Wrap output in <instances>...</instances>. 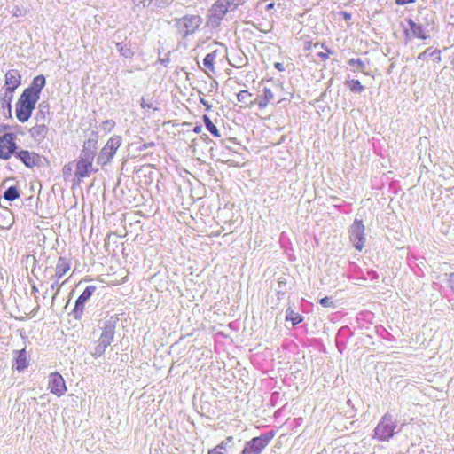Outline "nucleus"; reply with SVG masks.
I'll list each match as a JSON object with an SVG mask.
<instances>
[{
  "mask_svg": "<svg viewBox=\"0 0 454 454\" xmlns=\"http://www.w3.org/2000/svg\"><path fill=\"white\" fill-rule=\"evenodd\" d=\"M32 293L36 294L38 292V289L35 286H33L31 288Z\"/></svg>",
  "mask_w": 454,
  "mask_h": 454,
  "instance_id": "obj_50",
  "label": "nucleus"
},
{
  "mask_svg": "<svg viewBox=\"0 0 454 454\" xmlns=\"http://www.w3.org/2000/svg\"><path fill=\"white\" fill-rule=\"evenodd\" d=\"M252 93L247 90H240L237 94V99L239 102L246 105L247 106H252L254 105V100L252 99Z\"/></svg>",
  "mask_w": 454,
  "mask_h": 454,
  "instance_id": "obj_25",
  "label": "nucleus"
},
{
  "mask_svg": "<svg viewBox=\"0 0 454 454\" xmlns=\"http://www.w3.org/2000/svg\"><path fill=\"white\" fill-rule=\"evenodd\" d=\"M322 48L325 49V51H327V53L319 52L317 56L322 59H328L329 54H332L333 51H329L324 44H322Z\"/></svg>",
  "mask_w": 454,
  "mask_h": 454,
  "instance_id": "obj_38",
  "label": "nucleus"
},
{
  "mask_svg": "<svg viewBox=\"0 0 454 454\" xmlns=\"http://www.w3.org/2000/svg\"><path fill=\"white\" fill-rule=\"evenodd\" d=\"M52 279H53V283L51 285V290L57 289V292L55 294V295H56L59 290V287L58 286L59 280H57V278H52Z\"/></svg>",
  "mask_w": 454,
  "mask_h": 454,
  "instance_id": "obj_43",
  "label": "nucleus"
},
{
  "mask_svg": "<svg viewBox=\"0 0 454 454\" xmlns=\"http://www.w3.org/2000/svg\"><path fill=\"white\" fill-rule=\"evenodd\" d=\"M121 141L122 139L120 136L111 137L99 152L97 158V163L99 164L102 168L107 165L114 157L117 150L121 145Z\"/></svg>",
  "mask_w": 454,
  "mask_h": 454,
  "instance_id": "obj_7",
  "label": "nucleus"
},
{
  "mask_svg": "<svg viewBox=\"0 0 454 454\" xmlns=\"http://www.w3.org/2000/svg\"><path fill=\"white\" fill-rule=\"evenodd\" d=\"M402 427H398L396 419L393 415L387 412L379 421L374 429V438L379 441H389L395 434L399 433Z\"/></svg>",
  "mask_w": 454,
  "mask_h": 454,
  "instance_id": "obj_2",
  "label": "nucleus"
},
{
  "mask_svg": "<svg viewBox=\"0 0 454 454\" xmlns=\"http://www.w3.org/2000/svg\"><path fill=\"white\" fill-rule=\"evenodd\" d=\"M203 121H204V124L207 128V129L214 136V137H220V133L218 131V129L216 128V126L212 122V121L210 120V118L207 116V115H203Z\"/></svg>",
  "mask_w": 454,
  "mask_h": 454,
  "instance_id": "obj_30",
  "label": "nucleus"
},
{
  "mask_svg": "<svg viewBox=\"0 0 454 454\" xmlns=\"http://www.w3.org/2000/svg\"><path fill=\"white\" fill-rule=\"evenodd\" d=\"M236 9H238L239 6L243 5L245 3H247L248 0H231Z\"/></svg>",
  "mask_w": 454,
  "mask_h": 454,
  "instance_id": "obj_42",
  "label": "nucleus"
},
{
  "mask_svg": "<svg viewBox=\"0 0 454 454\" xmlns=\"http://www.w3.org/2000/svg\"><path fill=\"white\" fill-rule=\"evenodd\" d=\"M49 106L48 104H45L44 102L39 104L38 106V112L36 114V120L37 121H43L46 118V115L49 114Z\"/></svg>",
  "mask_w": 454,
  "mask_h": 454,
  "instance_id": "obj_32",
  "label": "nucleus"
},
{
  "mask_svg": "<svg viewBox=\"0 0 454 454\" xmlns=\"http://www.w3.org/2000/svg\"><path fill=\"white\" fill-rule=\"evenodd\" d=\"M38 99L22 92L16 103V117L20 122H26L31 117Z\"/></svg>",
  "mask_w": 454,
  "mask_h": 454,
  "instance_id": "obj_6",
  "label": "nucleus"
},
{
  "mask_svg": "<svg viewBox=\"0 0 454 454\" xmlns=\"http://www.w3.org/2000/svg\"><path fill=\"white\" fill-rule=\"evenodd\" d=\"M286 320L291 321L293 325H296L302 322L303 317L288 308L286 311Z\"/></svg>",
  "mask_w": 454,
  "mask_h": 454,
  "instance_id": "obj_27",
  "label": "nucleus"
},
{
  "mask_svg": "<svg viewBox=\"0 0 454 454\" xmlns=\"http://www.w3.org/2000/svg\"><path fill=\"white\" fill-rule=\"evenodd\" d=\"M96 290V286H88L82 293V294L77 298L74 308L72 311V315L75 319L82 318L85 309V303L89 301Z\"/></svg>",
  "mask_w": 454,
  "mask_h": 454,
  "instance_id": "obj_10",
  "label": "nucleus"
},
{
  "mask_svg": "<svg viewBox=\"0 0 454 454\" xmlns=\"http://www.w3.org/2000/svg\"><path fill=\"white\" fill-rule=\"evenodd\" d=\"M141 106H142V108H148V109H153V110L158 109L157 107H154L152 103H146L144 98H142V100H141Z\"/></svg>",
  "mask_w": 454,
  "mask_h": 454,
  "instance_id": "obj_39",
  "label": "nucleus"
},
{
  "mask_svg": "<svg viewBox=\"0 0 454 454\" xmlns=\"http://www.w3.org/2000/svg\"><path fill=\"white\" fill-rule=\"evenodd\" d=\"M262 92V95H259L254 99V105H257L261 109L265 108L268 106V104L274 99V93L271 91L270 88H263Z\"/></svg>",
  "mask_w": 454,
  "mask_h": 454,
  "instance_id": "obj_19",
  "label": "nucleus"
},
{
  "mask_svg": "<svg viewBox=\"0 0 454 454\" xmlns=\"http://www.w3.org/2000/svg\"><path fill=\"white\" fill-rule=\"evenodd\" d=\"M201 129H202V127L200 125H197L194 127L193 131H194V133L199 134V133H200Z\"/></svg>",
  "mask_w": 454,
  "mask_h": 454,
  "instance_id": "obj_47",
  "label": "nucleus"
},
{
  "mask_svg": "<svg viewBox=\"0 0 454 454\" xmlns=\"http://www.w3.org/2000/svg\"><path fill=\"white\" fill-rule=\"evenodd\" d=\"M31 137L37 142L43 141L48 133V128L45 124H37L29 129Z\"/></svg>",
  "mask_w": 454,
  "mask_h": 454,
  "instance_id": "obj_20",
  "label": "nucleus"
},
{
  "mask_svg": "<svg viewBox=\"0 0 454 454\" xmlns=\"http://www.w3.org/2000/svg\"><path fill=\"white\" fill-rule=\"evenodd\" d=\"M48 388L57 396H62L66 391L67 387L65 380L60 373L51 372L49 376Z\"/></svg>",
  "mask_w": 454,
  "mask_h": 454,
  "instance_id": "obj_11",
  "label": "nucleus"
},
{
  "mask_svg": "<svg viewBox=\"0 0 454 454\" xmlns=\"http://www.w3.org/2000/svg\"><path fill=\"white\" fill-rule=\"evenodd\" d=\"M346 85L354 93L360 94L364 90V87L361 84V82L358 80L352 79L347 81Z\"/></svg>",
  "mask_w": 454,
  "mask_h": 454,
  "instance_id": "obj_29",
  "label": "nucleus"
},
{
  "mask_svg": "<svg viewBox=\"0 0 454 454\" xmlns=\"http://www.w3.org/2000/svg\"><path fill=\"white\" fill-rule=\"evenodd\" d=\"M233 437L228 436L225 440L222 441L218 445H216L215 448L218 449L219 450H226L228 448H231L233 444Z\"/></svg>",
  "mask_w": 454,
  "mask_h": 454,
  "instance_id": "obj_33",
  "label": "nucleus"
},
{
  "mask_svg": "<svg viewBox=\"0 0 454 454\" xmlns=\"http://www.w3.org/2000/svg\"><path fill=\"white\" fill-rule=\"evenodd\" d=\"M274 436L275 432L270 430L245 442L244 448L239 454H262Z\"/></svg>",
  "mask_w": 454,
  "mask_h": 454,
  "instance_id": "obj_5",
  "label": "nucleus"
},
{
  "mask_svg": "<svg viewBox=\"0 0 454 454\" xmlns=\"http://www.w3.org/2000/svg\"><path fill=\"white\" fill-rule=\"evenodd\" d=\"M16 353H17V356L15 358L16 359L15 367H16L17 371L21 372L28 366L27 352H26V349L23 348L20 351H16Z\"/></svg>",
  "mask_w": 454,
  "mask_h": 454,
  "instance_id": "obj_22",
  "label": "nucleus"
},
{
  "mask_svg": "<svg viewBox=\"0 0 454 454\" xmlns=\"http://www.w3.org/2000/svg\"><path fill=\"white\" fill-rule=\"evenodd\" d=\"M274 6H275L274 3H270V4H268L266 5L265 10H266V11H270L271 9H273V8H274Z\"/></svg>",
  "mask_w": 454,
  "mask_h": 454,
  "instance_id": "obj_48",
  "label": "nucleus"
},
{
  "mask_svg": "<svg viewBox=\"0 0 454 454\" xmlns=\"http://www.w3.org/2000/svg\"><path fill=\"white\" fill-rule=\"evenodd\" d=\"M98 138L97 137L93 138H89L86 140L82 145V149L80 153L78 159L85 161L93 162L96 151H97Z\"/></svg>",
  "mask_w": 454,
  "mask_h": 454,
  "instance_id": "obj_12",
  "label": "nucleus"
},
{
  "mask_svg": "<svg viewBox=\"0 0 454 454\" xmlns=\"http://www.w3.org/2000/svg\"><path fill=\"white\" fill-rule=\"evenodd\" d=\"M15 156L27 168L38 166L41 162V157L39 154L27 150H20V152H16Z\"/></svg>",
  "mask_w": 454,
  "mask_h": 454,
  "instance_id": "obj_13",
  "label": "nucleus"
},
{
  "mask_svg": "<svg viewBox=\"0 0 454 454\" xmlns=\"http://www.w3.org/2000/svg\"><path fill=\"white\" fill-rule=\"evenodd\" d=\"M369 63V61H364L362 59H355L352 58L348 61V64L349 67H354L353 71H361L364 74H368V73L365 71L366 65Z\"/></svg>",
  "mask_w": 454,
  "mask_h": 454,
  "instance_id": "obj_23",
  "label": "nucleus"
},
{
  "mask_svg": "<svg viewBox=\"0 0 454 454\" xmlns=\"http://www.w3.org/2000/svg\"><path fill=\"white\" fill-rule=\"evenodd\" d=\"M416 0H395L396 4L404 5L407 4L414 3Z\"/></svg>",
  "mask_w": 454,
  "mask_h": 454,
  "instance_id": "obj_44",
  "label": "nucleus"
},
{
  "mask_svg": "<svg viewBox=\"0 0 454 454\" xmlns=\"http://www.w3.org/2000/svg\"><path fill=\"white\" fill-rule=\"evenodd\" d=\"M13 93L12 91H8L4 90V96L1 98V108L3 110L4 114H8L11 116L12 114V100L13 98Z\"/></svg>",
  "mask_w": 454,
  "mask_h": 454,
  "instance_id": "obj_21",
  "label": "nucleus"
},
{
  "mask_svg": "<svg viewBox=\"0 0 454 454\" xmlns=\"http://www.w3.org/2000/svg\"><path fill=\"white\" fill-rule=\"evenodd\" d=\"M202 18L195 14L184 15L181 18H175L172 20L174 27L182 38L194 34L202 24Z\"/></svg>",
  "mask_w": 454,
  "mask_h": 454,
  "instance_id": "obj_4",
  "label": "nucleus"
},
{
  "mask_svg": "<svg viewBox=\"0 0 454 454\" xmlns=\"http://www.w3.org/2000/svg\"><path fill=\"white\" fill-rule=\"evenodd\" d=\"M21 83V75L16 69H11L5 74V90L14 92Z\"/></svg>",
  "mask_w": 454,
  "mask_h": 454,
  "instance_id": "obj_15",
  "label": "nucleus"
},
{
  "mask_svg": "<svg viewBox=\"0 0 454 454\" xmlns=\"http://www.w3.org/2000/svg\"><path fill=\"white\" fill-rule=\"evenodd\" d=\"M115 325L116 319L114 317H111L104 322L101 335L90 352L93 357H100L105 353L106 348L113 342L115 333Z\"/></svg>",
  "mask_w": 454,
  "mask_h": 454,
  "instance_id": "obj_1",
  "label": "nucleus"
},
{
  "mask_svg": "<svg viewBox=\"0 0 454 454\" xmlns=\"http://www.w3.org/2000/svg\"><path fill=\"white\" fill-rule=\"evenodd\" d=\"M430 56H436V62L439 63L442 61L441 51L440 50H432L431 47L425 50L423 52L419 53L418 56V60H425L427 58Z\"/></svg>",
  "mask_w": 454,
  "mask_h": 454,
  "instance_id": "obj_26",
  "label": "nucleus"
},
{
  "mask_svg": "<svg viewBox=\"0 0 454 454\" xmlns=\"http://www.w3.org/2000/svg\"><path fill=\"white\" fill-rule=\"evenodd\" d=\"M216 58V51L207 54L203 59V65L212 73H215L214 62Z\"/></svg>",
  "mask_w": 454,
  "mask_h": 454,
  "instance_id": "obj_28",
  "label": "nucleus"
},
{
  "mask_svg": "<svg viewBox=\"0 0 454 454\" xmlns=\"http://www.w3.org/2000/svg\"><path fill=\"white\" fill-rule=\"evenodd\" d=\"M20 197V192L15 186H10L4 192V199L13 201Z\"/></svg>",
  "mask_w": 454,
  "mask_h": 454,
  "instance_id": "obj_31",
  "label": "nucleus"
},
{
  "mask_svg": "<svg viewBox=\"0 0 454 454\" xmlns=\"http://www.w3.org/2000/svg\"><path fill=\"white\" fill-rule=\"evenodd\" d=\"M115 126V122L113 120H106L104 121L100 127L106 132H110Z\"/></svg>",
  "mask_w": 454,
  "mask_h": 454,
  "instance_id": "obj_34",
  "label": "nucleus"
},
{
  "mask_svg": "<svg viewBox=\"0 0 454 454\" xmlns=\"http://www.w3.org/2000/svg\"><path fill=\"white\" fill-rule=\"evenodd\" d=\"M408 24L414 37L424 40L429 37V30L426 29L421 24L415 22L411 19L408 20Z\"/></svg>",
  "mask_w": 454,
  "mask_h": 454,
  "instance_id": "obj_18",
  "label": "nucleus"
},
{
  "mask_svg": "<svg viewBox=\"0 0 454 454\" xmlns=\"http://www.w3.org/2000/svg\"><path fill=\"white\" fill-rule=\"evenodd\" d=\"M275 67L278 71H284L285 70L284 65L282 63H279V62L275 63Z\"/></svg>",
  "mask_w": 454,
  "mask_h": 454,
  "instance_id": "obj_46",
  "label": "nucleus"
},
{
  "mask_svg": "<svg viewBox=\"0 0 454 454\" xmlns=\"http://www.w3.org/2000/svg\"><path fill=\"white\" fill-rule=\"evenodd\" d=\"M155 146V143L154 142H148V143H144L142 144L139 147H138V150L139 151H145L149 148H152Z\"/></svg>",
  "mask_w": 454,
  "mask_h": 454,
  "instance_id": "obj_36",
  "label": "nucleus"
},
{
  "mask_svg": "<svg viewBox=\"0 0 454 454\" xmlns=\"http://www.w3.org/2000/svg\"><path fill=\"white\" fill-rule=\"evenodd\" d=\"M16 135L14 133H5L0 137V158L8 160L16 153L17 145L15 143Z\"/></svg>",
  "mask_w": 454,
  "mask_h": 454,
  "instance_id": "obj_9",
  "label": "nucleus"
},
{
  "mask_svg": "<svg viewBox=\"0 0 454 454\" xmlns=\"http://www.w3.org/2000/svg\"><path fill=\"white\" fill-rule=\"evenodd\" d=\"M207 454H224V452L219 450L218 449L213 448L208 450Z\"/></svg>",
  "mask_w": 454,
  "mask_h": 454,
  "instance_id": "obj_45",
  "label": "nucleus"
},
{
  "mask_svg": "<svg viewBox=\"0 0 454 454\" xmlns=\"http://www.w3.org/2000/svg\"><path fill=\"white\" fill-rule=\"evenodd\" d=\"M116 48H117L118 51L120 52V54L126 59H132L135 54L129 43H117Z\"/></svg>",
  "mask_w": 454,
  "mask_h": 454,
  "instance_id": "obj_24",
  "label": "nucleus"
},
{
  "mask_svg": "<svg viewBox=\"0 0 454 454\" xmlns=\"http://www.w3.org/2000/svg\"><path fill=\"white\" fill-rule=\"evenodd\" d=\"M366 273H367V278L364 277V279L369 278L370 280H375L378 278L377 272H375L373 270H367Z\"/></svg>",
  "mask_w": 454,
  "mask_h": 454,
  "instance_id": "obj_37",
  "label": "nucleus"
},
{
  "mask_svg": "<svg viewBox=\"0 0 454 454\" xmlns=\"http://www.w3.org/2000/svg\"><path fill=\"white\" fill-rule=\"evenodd\" d=\"M343 15L345 20H349L351 18V15L349 13L344 12Z\"/></svg>",
  "mask_w": 454,
  "mask_h": 454,
  "instance_id": "obj_49",
  "label": "nucleus"
},
{
  "mask_svg": "<svg viewBox=\"0 0 454 454\" xmlns=\"http://www.w3.org/2000/svg\"><path fill=\"white\" fill-rule=\"evenodd\" d=\"M93 162L82 160L77 159L74 175L79 179L88 177L91 173L97 172L98 169L93 168Z\"/></svg>",
  "mask_w": 454,
  "mask_h": 454,
  "instance_id": "obj_16",
  "label": "nucleus"
},
{
  "mask_svg": "<svg viewBox=\"0 0 454 454\" xmlns=\"http://www.w3.org/2000/svg\"><path fill=\"white\" fill-rule=\"evenodd\" d=\"M70 270V261L63 256L59 257L56 264V272L51 277L59 280Z\"/></svg>",
  "mask_w": 454,
  "mask_h": 454,
  "instance_id": "obj_17",
  "label": "nucleus"
},
{
  "mask_svg": "<svg viewBox=\"0 0 454 454\" xmlns=\"http://www.w3.org/2000/svg\"><path fill=\"white\" fill-rule=\"evenodd\" d=\"M434 58V60L436 61V56H432Z\"/></svg>",
  "mask_w": 454,
  "mask_h": 454,
  "instance_id": "obj_52",
  "label": "nucleus"
},
{
  "mask_svg": "<svg viewBox=\"0 0 454 454\" xmlns=\"http://www.w3.org/2000/svg\"><path fill=\"white\" fill-rule=\"evenodd\" d=\"M448 285L451 291L454 293V272L449 275Z\"/></svg>",
  "mask_w": 454,
  "mask_h": 454,
  "instance_id": "obj_40",
  "label": "nucleus"
},
{
  "mask_svg": "<svg viewBox=\"0 0 454 454\" xmlns=\"http://www.w3.org/2000/svg\"><path fill=\"white\" fill-rule=\"evenodd\" d=\"M319 303L325 308H335V305L330 297H324L320 299Z\"/></svg>",
  "mask_w": 454,
  "mask_h": 454,
  "instance_id": "obj_35",
  "label": "nucleus"
},
{
  "mask_svg": "<svg viewBox=\"0 0 454 454\" xmlns=\"http://www.w3.org/2000/svg\"><path fill=\"white\" fill-rule=\"evenodd\" d=\"M45 77L43 74L35 76L31 84L26 88L23 92L29 94L31 97L39 100L40 93L45 86Z\"/></svg>",
  "mask_w": 454,
  "mask_h": 454,
  "instance_id": "obj_14",
  "label": "nucleus"
},
{
  "mask_svg": "<svg viewBox=\"0 0 454 454\" xmlns=\"http://www.w3.org/2000/svg\"><path fill=\"white\" fill-rule=\"evenodd\" d=\"M236 7L231 0H217L209 10L207 26L216 28L228 12H234Z\"/></svg>",
  "mask_w": 454,
  "mask_h": 454,
  "instance_id": "obj_3",
  "label": "nucleus"
},
{
  "mask_svg": "<svg viewBox=\"0 0 454 454\" xmlns=\"http://www.w3.org/2000/svg\"><path fill=\"white\" fill-rule=\"evenodd\" d=\"M364 225L362 220L356 219L349 228V239L358 251H362L365 243Z\"/></svg>",
  "mask_w": 454,
  "mask_h": 454,
  "instance_id": "obj_8",
  "label": "nucleus"
},
{
  "mask_svg": "<svg viewBox=\"0 0 454 454\" xmlns=\"http://www.w3.org/2000/svg\"><path fill=\"white\" fill-rule=\"evenodd\" d=\"M161 63H162V64H164L165 66L167 65V64H166V63H167V61H166V60H163V59H162V60H161Z\"/></svg>",
  "mask_w": 454,
  "mask_h": 454,
  "instance_id": "obj_51",
  "label": "nucleus"
},
{
  "mask_svg": "<svg viewBox=\"0 0 454 454\" xmlns=\"http://www.w3.org/2000/svg\"><path fill=\"white\" fill-rule=\"evenodd\" d=\"M200 102L206 107L207 111H210L212 106L208 103V101L205 100L203 98H200Z\"/></svg>",
  "mask_w": 454,
  "mask_h": 454,
  "instance_id": "obj_41",
  "label": "nucleus"
}]
</instances>
